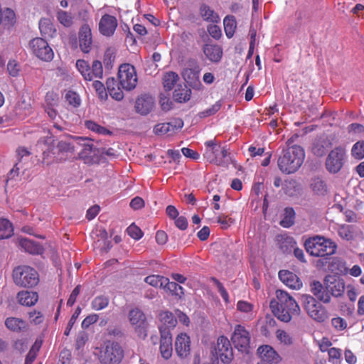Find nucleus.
<instances>
[{
	"mask_svg": "<svg viewBox=\"0 0 364 364\" xmlns=\"http://www.w3.org/2000/svg\"><path fill=\"white\" fill-rule=\"evenodd\" d=\"M305 250L316 249V250H326L327 248L335 250L337 248L336 244L330 239L323 236L315 235L309 237L304 243Z\"/></svg>",
	"mask_w": 364,
	"mask_h": 364,
	"instance_id": "13",
	"label": "nucleus"
},
{
	"mask_svg": "<svg viewBox=\"0 0 364 364\" xmlns=\"http://www.w3.org/2000/svg\"><path fill=\"white\" fill-rule=\"evenodd\" d=\"M91 68V74L93 77L102 78L103 74V68L102 63L99 60H94L92 62Z\"/></svg>",
	"mask_w": 364,
	"mask_h": 364,
	"instance_id": "53",
	"label": "nucleus"
},
{
	"mask_svg": "<svg viewBox=\"0 0 364 364\" xmlns=\"http://www.w3.org/2000/svg\"><path fill=\"white\" fill-rule=\"evenodd\" d=\"M159 328L161 335L167 334V336H171V331L177 324V319L173 314L168 311H162L159 314Z\"/></svg>",
	"mask_w": 364,
	"mask_h": 364,
	"instance_id": "17",
	"label": "nucleus"
},
{
	"mask_svg": "<svg viewBox=\"0 0 364 364\" xmlns=\"http://www.w3.org/2000/svg\"><path fill=\"white\" fill-rule=\"evenodd\" d=\"M123 355V350L118 343L109 342L100 353V360L102 364H118Z\"/></svg>",
	"mask_w": 364,
	"mask_h": 364,
	"instance_id": "9",
	"label": "nucleus"
},
{
	"mask_svg": "<svg viewBox=\"0 0 364 364\" xmlns=\"http://www.w3.org/2000/svg\"><path fill=\"white\" fill-rule=\"evenodd\" d=\"M203 50L205 56L210 61L218 63L220 60L223 55V50L220 46L205 44Z\"/></svg>",
	"mask_w": 364,
	"mask_h": 364,
	"instance_id": "28",
	"label": "nucleus"
},
{
	"mask_svg": "<svg viewBox=\"0 0 364 364\" xmlns=\"http://www.w3.org/2000/svg\"><path fill=\"white\" fill-rule=\"evenodd\" d=\"M90 140V139H80V141L83 142L81 144L83 149L79 154V158L82 159L85 164H92L98 163V159L96 156L103 154L105 149L88 143Z\"/></svg>",
	"mask_w": 364,
	"mask_h": 364,
	"instance_id": "11",
	"label": "nucleus"
},
{
	"mask_svg": "<svg viewBox=\"0 0 364 364\" xmlns=\"http://www.w3.org/2000/svg\"><path fill=\"white\" fill-rule=\"evenodd\" d=\"M164 289L179 299L183 298L184 296V289L176 282H169L168 278H166Z\"/></svg>",
	"mask_w": 364,
	"mask_h": 364,
	"instance_id": "40",
	"label": "nucleus"
},
{
	"mask_svg": "<svg viewBox=\"0 0 364 364\" xmlns=\"http://www.w3.org/2000/svg\"><path fill=\"white\" fill-rule=\"evenodd\" d=\"M39 29L42 36L53 37L56 30L50 18H43L39 21Z\"/></svg>",
	"mask_w": 364,
	"mask_h": 364,
	"instance_id": "32",
	"label": "nucleus"
},
{
	"mask_svg": "<svg viewBox=\"0 0 364 364\" xmlns=\"http://www.w3.org/2000/svg\"><path fill=\"white\" fill-rule=\"evenodd\" d=\"M261 360L267 364H278L281 360L280 355L270 346L264 345L260 346L257 350Z\"/></svg>",
	"mask_w": 364,
	"mask_h": 364,
	"instance_id": "18",
	"label": "nucleus"
},
{
	"mask_svg": "<svg viewBox=\"0 0 364 364\" xmlns=\"http://www.w3.org/2000/svg\"><path fill=\"white\" fill-rule=\"evenodd\" d=\"M326 289L328 290L330 296L334 297L341 296L346 289L345 282L342 279L332 275H328L323 281Z\"/></svg>",
	"mask_w": 364,
	"mask_h": 364,
	"instance_id": "15",
	"label": "nucleus"
},
{
	"mask_svg": "<svg viewBox=\"0 0 364 364\" xmlns=\"http://www.w3.org/2000/svg\"><path fill=\"white\" fill-rule=\"evenodd\" d=\"M275 336L279 344L284 346H290L294 343L293 336L287 331L282 329H277Z\"/></svg>",
	"mask_w": 364,
	"mask_h": 364,
	"instance_id": "37",
	"label": "nucleus"
},
{
	"mask_svg": "<svg viewBox=\"0 0 364 364\" xmlns=\"http://www.w3.org/2000/svg\"><path fill=\"white\" fill-rule=\"evenodd\" d=\"M235 347L242 353H248L250 348V332L242 325H236L231 336Z\"/></svg>",
	"mask_w": 364,
	"mask_h": 364,
	"instance_id": "8",
	"label": "nucleus"
},
{
	"mask_svg": "<svg viewBox=\"0 0 364 364\" xmlns=\"http://www.w3.org/2000/svg\"><path fill=\"white\" fill-rule=\"evenodd\" d=\"M79 46L85 53H88L91 49L92 38L91 28L87 24H83L78 33Z\"/></svg>",
	"mask_w": 364,
	"mask_h": 364,
	"instance_id": "19",
	"label": "nucleus"
},
{
	"mask_svg": "<svg viewBox=\"0 0 364 364\" xmlns=\"http://www.w3.org/2000/svg\"><path fill=\"white\" fill-rule=\"evenodd\" d=\"M118 78L123 89L129 91L134 89L137 82L135 68L129 63L121 65L118 71Z\"/></svg>",
	"mask_w": 364,
	"mask_h": 364,
	"instance_id": "7",
	"label": "nucleus"
},
{
	"mask_svg": "<svg viewBox=\"0 0 364 364\" xmlns=\"http://www.w3.org/2000/svg\"><path fill=\"white\" fill-rule=\"evenodd\" d=\"M127 234L134 240H139L142 235L143 232L134 223H132L127 228Z\"/></svg>",
	"mask_w": 364,
	"mask_h": 364,
	"instance_id": "52",
	"label": "nucleus"
},
{
	"mask_svg": "<svg viewBox=\"0 0 364 364\" xmlns=\"http://www.w3.org/2000/svg\"><path fill=\"white\" fill-rule=\"evenodd\" d=\"M160 351L165 359H168L172 355V337L167 334L161 335Z\"/></svg>",
	"mask_w": 364,
	"mask_h": 364,
	"instance_id": "30",
	"label": "nucleus"
},
{
	"mask_svg": "<svg viewBox=\"0 0 364 364\" xmlns=\"http://www.w3.org/2000/svg\"><path fill=\"white\" fill-rule=\"evenodd\" d=\"M159 102H160L161 109L164 111L167 112L172 108L173 102L171 101H170V99L168 97L161 95Z\"/></svg>",
	"mask_w": 364,
	"mask_h": 364,
	"instance_id": "61",
	"label": "nucleus"
},
{
	"mask_svg": "<svg viewBox=\"0 0 364 364\" xmlns=\"http://www.w3.org/2000/svg\"><path fill=\"white\" fill-rule=\"evenodd\" d=\"M190 338L186 333L178 334L175 342V349L178 355L181 358L186 357L190 353Z\"/></svg>",
	"mask_w": 364,
	"mask_h": 364,
	"instance_id": "22",
	"label": "nucleus"
},
{
	"mask_svg": "<svg viewBox=\"0 0 364 364\" xmlns=\"http://www.w3.org/2000/svg\"><path fill=\"white\" fill-rule=\"evenodd\" d=\"M311 257H315L318 259L316 260H313L312 262L316 264L318 268L328 270L331 272H334L336 270L335 265L336 262L335 259L331 257L332 253L335 252H331V253H326L325 255H321L319 252H309Z\"/></svg>",
	"mask_w": 364,
	"mask_h": 364,
	"instance_id": "16",
	"label": "nucleus"
},
{
	"mask_svg": "<svg viewBox=\"0 0 364 364\" xmlns=\"http://www.w3.org/2000/svg\"><path fill=\"white\" fill-rule=\"evenodd\" d=\"M351 155L358 160L364 158V141H358L353 144L351 149Z\"/></svg>",
	"mask_w": 364,
	"mask_h": 364,
	"instance_id": "47",
	"label": "nucleus"
},
{
	"mask_svg": "<svg viewBox=\"0 0 364 364\" xmlns=\"http://www.w3.org/2000/svg\"><path fill=\"white\" fill-rule=\"evenodd\" d=\"M208 31L209 34L215 39H218L221 36V30L220 27L216 25L208 26Z\"/></svg>",
	"mask_w": 364,
	"mask_h": 364,
	"instance_id": "64",
	"label": "nucleus"
},
{
	"mask_svg": "<svg viewBox=\"0 0 364 364\" xmlns=\"http://www.w3.org/2000/svg\"><path fill=\"white\" fill-rule=\"evenodd\" d=\"M214 284L215 285L216 288L218 289V291L220 294L222 298L223 299L224 301L226 304H230V299L229 295L223 285L216 279L213 278L212 279Z\"/></svg>",
	"mask_w": 364,
	"mask_h": 364,
	"instance_id": "55",
	"label": "nucleus"
},
{
	"mask_svg": "<svg viewBox=\"0 0 364 364\" xmlns=\"http://www.w3.org/2000/svg\"><path fill=\"white\" fill-rule=\"evenodd\" d=\"M129 321L136 331H141L146 326V316L138 308L131 309L128 314Z\"/></svg>",
	"mask_w": 364,
	"mask_h": 364,
	"instance_id": "23",
	"label": "nucleus"
},
{
	"mask_svg": "<svg viewBox=\"0 0 364 364\" xmlns=\"http://www.w3.org/2000/svg\"><path fill=\"white\" fill-rule=\"evenodd\" d=\"M179 80L178 75L175 72H167L163 77V85L166 91H170Z\"/></svg>",
	"mask_w": 364,
	"mask_h": 364,
	"instance_id": "36",
	"label": "nucleus"
},
{
	"mask_svg": "<svg viewBox=\"0 0 364 364\" xmlns=\"http://www.w3.org/2000/svg\"><path fill=\"white\" fill-rule=\"evenodd\" d=\"M305 157L303 148L298 145H292L283 149L278 158L279 169L285 174H291L297 171L302 165Z\"/></svg>",
	"mask_w": 364,
	"mask_h": 364,
	"instance_id": "2",
	"label": "nucleus"
},
{
	"mask_svg": "<svg viewBox=\"0 0 364 364\" xmlns=\"http://www.w3.org/2000/svg\"><path fill=\"white\" fill-rule=\"evenodd\" d=\"M333 139L326 134H321L315 137L312 141L311 151L317 157L326 155L328 149L333 146Z\"/></svg>",
	"mask_w": 364,
	"mask_h": 364,
	"instance_id": "14",
	"label": "nucleus"
},
{
	"mask_svg": "<svg viewBox=\"0 0 364 364\" xmlns=\"http://www.w3.org/2000/svg\"><path fill=\"white\" fill-rule=\"evenodd\" d=\"M187 65L188 67L182 72V76L189 87L199 90L203 86L199 77L200 66L197 60L193 58L188 59Z\"/></svg>",
	"mask_w": 364,
	"mask_h": 364,
	"instance_id": "6",
	"label": "nucleus"
},
{
	"mask_svg": "<svg viewBox=\"0 0 364 364\" xmlns=\"http://www.w3.org/2000/svg\"><path fill=\"white\" fill-rule=\"evenodd\" d=\"M65 99L68 103L74 107H78L80 105V99L79 95L73 91H68L65 94Z\"/></svg>",
	"mask_w": 364,
	"mask_h": 364,
	"instance_id": "56",
	"label": "nucleus"
},
{
	"mask_svg": "<svg viewBox=\"0 0 364 364\" xmlns=\"http://www.w3.org/2000/svg\"><path fill=\"white\" fill-rule=\"evenodd\" d=\"M346 151L343 146H337L328 154L325 167L326 170L333 174L338 173L343 167L346 161Z\"/></svg>",
	"mask_w": 364,
	"mask_h": 364,
	"instance_id": "5",
	"label": "nucleus"
},
{
	"mask_svg": "<svg viewBox=\"0 0 364 364\" xmlns=\"http://www.w3.org/2000/svg\"><path fill=\"white\" fill-rule=\"evenodd\" d=\"M165 124L168 126V135L171 136L183 127V121L181 118H176Z\"/></svg>",
	"mask_w": 364,
	"mask_h": 364,
	"instance_id": "51",
	"label": "nucleus"
},
{
	"mask_svg": "<svg viewBox=\"0 0 364 364\" xmlns=\"http://www.w3.org/2000/svg\"><path fill=\"white\" fill-rule=\"evenodd\" d=\"M29 46L33 53L39 59L50 61L53 58V51L46 40L42 38H35L30 41Z\"/></svg>",
	"mask_w": 364,
	"mask_h": 364,
	"instance_id": "10",
	"label": "nucleus"
},
{
	"mask_svg": "<svg viewBox=\"0 0 364 364\" xmlns=\"http://www.w3.org/2000/svg\"><path fill=\"white\" fill-rule=\"evenodd\" d=\"M311 188L316 194L323 195L327 191V187L325 181L318 177L311 179Z\"/></svg>",
	"mask_w": 364,
	"mask_h": 364,
	"instance_id": "44",
	"label": "nucleus"
},
{
	"mask_svg": "<svg viewBox=\"0 0 364 364\" xmlns=\"http://www.w3.org/2000/svg\"><path fill=\"white\" fill-rule=\"evenodd\" d=\"M279 277L282 283L293 289H300L302 287V282L299 278L293 272L288 270H280Z\"/></svg>",
	"mask_w": 364,
	"mask_h": 364,
	"instance_id": "24",
	"label": "nucleus"
},
{
	"mask_svg": "<svg viewBox=\"0 0 364 364\" xmlns=\"http://www.w3.org/2000/svg\"><path fill=\"white\" fill-rule=\"evenodd\" d=\"M191 95V90L186 84H178L173 91V98L175 102L182 103L188 102Z\"/></svg>",
	"mask_w": 364,
	"mask_h": 364,
	"instance_id": "27",
	"label": "nucleus"
},
{
	"mask_svg": "<svg viewBox=\"0 0 364 364\" xmlns=\"http://www.w3.org/2000/svg\"><path fill=\"white\" fill-rule=\"evenodd\" d=\"M270 308L278 319L286 323L290 321L293 316L300 314L296 301L283 290L276 291V299L271 301Z\"/></svg>",
	"mask_w": 364,
	"mask_h": 364,
	"instance_id": "1",
	"label": "nucleus"
},
{
	"mask_svg": "<svg viewBox=\"0 0 364 364\" xmlns=\"http://www.w3.org/2000/svg\"><path fill=\"white\" fill-rule=\"evenodd\" d=\"M329 362L336 364L339 362L341 357V350L337 348H331L328 351Z\"/></svg>",
	"mask_w": 364,
	"mask_h": 364,
	"instance_id": "54",
	"label": "nucleus"
},
{
	"mask_svg": "<svg viewBox=\"0 0 364 364\" xmlns=\"http://www.w3.org/2000/svg\"><path fill=\"white\" fill-rule=\"evenodd\" d=\"M144 282L152 287L164 289L166 277L154 274L146 277L144 279Z\"/></svg>",
	"mask_w": 364,
	"mask_h": 364,
	"instance_id": "45",
	"label": "nucleus"
},
{
	"mask_svg": "<svg viewBox=\"0 0 364 364\" xmlns=\"http://www.w3.org/2000/svg\"><path fill=\"white\" fill-rule=\"evenodd\" d=\"M15 242L24 250H43L45 249L39 243L25 237H18Z\"/></svg>",
	"mask_w": 364,
	"mask_h": 364,
	"instance_id": "33",
	"label": "nucleus"
},
{
	"mask_svg": "<svg viewBox=\"0 0 364 364\" xmlns=\"http://www.w3.org/2000/svg\"><path fill=\"white\" fill-rule=\"evenodd\" d=\"M215 355L225 364H229L233 359V350L229 339L221 336L218 338L215 347Z\"/></svg>",
	"mask_w": 364,
	"mask_h": 364,
	"instance_id": "12",
	"label": "nucleus"
},
{
	"mask_svg": "<svg viewBox=\"0 0 364 364\" xmlns=\"http://www.w3.org/2000/svg\"><path fill=\"white\" fill-rule=\"evenodd\" d=\"M57 18L59 22L65 27H70L73 25V18L70 14L67 11L60 10L57 13Z\"/></svg>",
	"mask_w": 364,
	"mask_h": 364,
	"instance_id": "49",
	"label": "nucleus"
},
{
	"mask_svg": "<svg viewBox=\"0 0 364 364\" xmlns=\"http://www.w3.org/2000/svg\"><path fill=\"white\" fill-rule=\"evenodd\" d=\"M154 99L149 95L144 94L139 96L135 103V110L141 115L148 114L154 108Z\"/></svg>",
	"mask_w": 364,
	"mask_h": 364,
	"instance_id": "20",
	"label": "nucleus"
},
{
	"mask_svg": "<svg viewBox=\"0 0 364 364\" xmlns=\"http://www.w3.org/2000/svg\"><path fill=\"white\" fill-rule=\"evenodd\" d=\"M13 279L17 286L33 287L38 284L39 275L35 269L29 266H18L13 271Z\"/></svg>",
	"mask_w": 364,
	"mask_h": 364,
	"instance_id": "3",
	"label": "nucleus"
},
{
	"mask_svg": "<svg viewBox=\"0 0 364 364\" xmlns=\"http://www.w3.org/2000/svg\"><path fill=\"white\" fill-rule=\"evenodd\" d=\"M233 221V219L225 215H220L217 220V222L222 225L223 229H227Z\"/></svg>",
	"mask_w": 364,
	"mask_h": 364,
	"instance_id": "62",
	"label": "nucleus"
},
{
	"mask_svg": "<svg viewBox=\"0 0 364 364\" xmlns=\"http://www.w3.org/2000/svg\"><path fill=\"white\" fill-rule=\"evenodd\" d=\"M338 266H341V268L338 267V273L341 274H346L349 273L353 277H358L361 274L362 270L358 265H354L352 268L348 269L341 262L338 264Z\"/></svg>",
	"mask_w": 364,
	"mask_h": 364,
	"instance_id": "50",
	"label": "nucleus"
},
{
	"mask_svg": "<svg viewBox=\"0 0 364 364\" xmlns=\"http://www.w3.org/2000/svg\"><path fill=\"white\" fill-rule=\"evenodd\" d=\"M14 232V228L11 223L5 218L0 219V239H6L10 237Z\"/></svg>",
	"mask_w": 364,
	"mask_h": 364,
	"instance_id": "39",
	"label": "nucleus"
},
{
	"mask_svg": "<svg viewBox=\"0 0 364 364\" xmlns=\"http://www.w3.org/2000/svg\"><path fill=\"white\" fill-rule=\"evenodd\" d=\"M76 67L80 73L82 74L85 80H92V75L91 74V68L89 63L84 60H77L76 62Z\"/></svg>",
	"mask_w": 364,
	"mask_h": 364,
	"instance_id": "42",
	"label": "nucleus"
},
{
	"mask_svg": "<svg viewBox=\"0 0 364 364\" xmlns=\"http://www.w3.org/2000/svg\"><path fill=\"white\" fill-rule=\"evenodd\" d=\"M154 132L157 135H168V126L166 125L165 123L158 124L154 127Z\"/></svg>",
	"mask_w": 364,
	"mask_h": 364,
	"instance_id": "63",
	"label": "nucleus"
},
{
	"mask_svg": "<svg viewBox=\"0 0 364 364\" xmlns=\"http://www.w3.org/2000/svg\"><path fill=\"white\" fill-rule=\"evenodd\" d=\"M346 295L350 301H355L359 294V291L357 287L353 284H348L346 287Z\"/></svg>",
	"mask_w": 364,
	"mask_h": 364,
	"instance_id": "57",
	"label": "nucleus"
},
{
	"mask_svg": "<svg viewBox=\"0 0 364 364\" xmlns=\"http://www.w3.org/2000/svg\"><path fill=\"white\" fill-rule=\"evenodd\" d=\"M254 309V305L248 301L240 300L237 303V310L245 314V316L248 319L253 317Z\"/></svg>",
	"mask_w": 364,
	"mask_h": 364,
	"instance_id": "35",
	"label": "nucleus"
},
{
	"mask_svg": "<svg viewBox=\"0 0 364 364\" xmlns=\"http://www.w3.org/2000/svg\"><path fill=\"white\" fill-rule=\"evenodd\" d=\"M108 304L109 299L105 296H96L91 303L92 308L95 311L104 309Z\"/></svg>",
	"mask_w": 364,
	"mask_h": 364,
	"instance_id": "46",
	"label": "nucleus"
},
{
	"mask_svg": "<svg viewBox=\"0 0 364 364\" xmlns=\"http://www.w3.org/2000/svg\"><path fill=\"white\" fill-rule=\"evenodd\" d=\"M350 229V227L348 225H343L339 228L338 234L342 238L346 239L347 240H350L353 237V232L351 231Z\"/></svg>",
	"mask_w": 364,
	"mask_h": 364,
	"instance_id": "58",
	"label": "nucleus"
},
{
	"mask_svg": "<svg viewBox=\"0 0 364 364\" xmlns=\"http://www.w3.org/2000/svg\"><path fill=\"white\" fill-rule=\"evenodd\" d=\"M278 248L281 250H301L296 247V242L293 237L286 234H281L275 238Z\"/></svg>",
	"mask_w": 364,
	"mask_h": 364,
	"instance_id": "25",
	"label": "nucleus"
},
{
	"mask_svg": "<svg viewBox=\"0 0 364 364\" xmlns=\"http://www.w3.org/2000/svg\"><path fill=\"white\" fill-rule=\"evenodd\" d=\"M117 26V18L113 16L105 14L100 19L99 30L102 35L110 36L114 33Z\"/></svg>",
	"mask_w": 364,
	"mask_h": 364,
	"instance_id": "21",
	"label": "nucleus"
},
{
	"mask_svg": "<svg viewBox=\"0 0 364 364\" xmlns=\"http://www.w3.org/2000/svg\"><path fill=\"white\" fill-rule=\"evenodd\" d=\"M331 324L338 331H342L347 327L346 321L341 317H336L332 318Z\"/></svg>",
	"mask_w": 364,
	"mask_h": 364,
	"instance_id": "59",
	"label": "nucleus"
},
{
	"mask_svg": "<svg viewBox=\"0 0 364 364\" xmlns=\"http://www.w3.org/2000/svg\"><path fill=\"white\" fill-rule=\"evenodd\" d=\"M6 327L14 332H21L25 331L27 328L26 323L18 318L9 317L5 320Z\"/></svg>",
	"mask_w": 364,
	"mask_h": 364,
	"instance_id": "31",
	"label": "nucleus"
},
{
	"mask_svg": "<svg viewBox=\"0 0 364 364\" xmlns=\"http://www.w3.org/2000/svg\"><path fill=\"white\" fill-rule=\"evenodd\" d=\"M224 29L225 34L228 38L233 36L235 28L237 27V23L235 17L234 16H227L223 21Z\"/></svg>",
	"mask_w": 364,
	"mask_h": 364,
	"instance_id": "41",
	"label": "nucleus"
},
{
	"mask_svg": "<svg viewBox=\"0 0 364 364\" xmlns=\"http://www.w3.org/2000/svg\"><path fill=\"white\" fill-rule=\"evenodd\" d=\"M301 302L308 315L314 320L323 322L328 318L326 308L312 296L302 295Z\"/></svg>",
	"mask_w": 364,
	"mask_h": 364,
	"instance_id": "4",
	"label": "nucleus"
},
{
	"mask_svg": "<svg viewBox=\"0 0 364 364\" xmlns=\"http://www.w3.org/2000/svg\"><path fill=\"white\" fill-rule=\"evenodd\" d=\"M17 299L21 305L31 306L37 302L38 295L36 292L22 291L18 294Z\"/></svg>",
	"mask_w": 364,
	"mask_h": 364,
	"instance_id": "29",
	"label": "nucleus"
},
{
	"mask_svg": "<svg viewBox=\"0 0 364 364\" xmlns=\"http://www.w3.org/2000/svg\"><path fill=\"white\" fill-rule=\"evenodd\" d=\"M80 313V309H76V311H75V313L73 314V316H71L70 319L68 321V326L65 330V332H64V334L65 336H68L70 332V330L71 328H73L74 323H75L79 314Z\"/></svg>",
	"mask_w": 364,
	"mask_h": 364,
	"instance_id": "60",
	"label": "nucleus"
},
{
	"mask_svg": "<svg viewBox=\"0 0 364 364\" xmlns=\"http://www.w3.org/2000/svg\"><path fill=\"white\" fill-rule=\"evenodd\" d=\"M311 291L313 294L321 301L323 303H329L331 301V296L326 286L318 281H314L311 283Z\"/></svg>",
	"mask_w": 364,
	"mask_h": 364,
	"instance_id": "26",
	"label": "nucleus"
},
{
	"mask_svg": "<svg viewBox=\"0 0 364 364\" xmlns=\"http://www.w3.org/2000/svg\"><path fill=\"white\" fill-rule=\"evenodd\" d=\"M73 147L71 146L70 143L66 141H58L56 148L52 150V154L55 155H60V154L72 152Z\"/></svg>",
	"mask_w": 364,
	"mask_h": 364,
	"instance_id": "48",
	"label": "nucleus"
},
{
	"mask_svg": "<svg viewBox=\"0 0 364 364\" xmlns=\"http://www.w3.org/2000/svg\"><path fill=\"white\" fill-rule=\"evenodd\" d=\"M119 85H120V83L117 82L114 77H109L106 82L107 90L109 94L113 99L117 101H120L123 99V96L121 95L120 92H114V87H116Z\"/></svg>",
	"mask_w": 364,
	"mask_h": 364,
	"instance_id": "43",
	"label": "nucleus"
},
{
	"mask_svg": "<svg viewBox=\"0 0 364 364\" xmlns=\"http://www.w3.org/2000/svg\"><path fill=\"white\" fill-rule=\"evenodd\" d=\"M200 11L202 17L206 21L217 23L219 21L220 18L218 15L212 10L210 6L203 4L200 8Z\"/></svg>",
	"mask_w": 364,
	"mask_h": 364,
	"instance_id": "38",
	"label": "nucleus"
},
{
	"mask_svg": "<svg viewBox=\"0 0 364 364\" xmlns=\"http://www.w3.org/2000/svg\"><path fill=\"white\" fill-rule=\"evenodd\" d=\"M296 213L293 208L287 207L284 210L283 218L279 224L283 228H290L294 224Z\"/></svg>",
	"mask_w": 364,
	"mask_h": 364,
	"instance_id": "34",
	"label": "nucleus"
}]
</instances>
